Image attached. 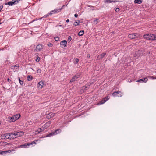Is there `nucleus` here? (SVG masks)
<instances>
[{"mask_svg": "<svg viewBox=\"0 0 156 156\" xmlns=\"http://www.w3.org/2000/svg\"><path fill=\"white\" fill-rule=\"evenodd\" d=\"M18 80H19V81H20V80H20V77H18Z\"/></svg>", "mask_w": 156, "mask_h": 156, "instance_id": "nucleus-49", "label": "nucleus"}, {"mask_svg": "<svg viewBox=\"0 0 156 156\" xmlns=\"http://www.w3.org/2000/svg\"><path fill=\"white\" fill-rule=\"evenodd\" d=\"M61 132V129H58L56 130H55L54 132V133L55 134V135L57 134H58L60 133Z\"/></svg>", "mask_w": 156, "mask_h": 156, "instance_id": "nucleus-19", "label": "nucleus"}, {"mask_svg": "<svg viewBox=\"0 0 156 156\" xmlns=\"http://www.w3.org/2000/svg\"><path fill=\"white\" fill-rule=\"evenodd\" d=\"M54 135H55V134L54 132H51L48 134H47L46 135V136H45L44 137H48L54 136Z\"/></svg>", "mask_w": 156, "mask_h": 156, "instance_id": "nucleus-23", "label": "nucleus"}, {"mask_svg": "<svg viewBox=\"0 0 156 156\" xmlns=\"http://www.w3.org/2000/svg\"><path fill=\"white\" fill-rule=\"evenodd\" d=\"M105 2H107V0H105Z\"/></svg>", "mask_w": 156, "mask_h": 156, "instance_id": "nucleus-51", "label": "nucleus"}, {"mask_svg": "<svg viewBox=\"0 0 156 156\" xmlns=\"http://www.w3.org/2000/svg\"><path fill=\"white\" fill-rule=\"evenodd\" d=\"M44 126H43L42 128H39L37 129V131L38 132V133H40V132L44 131Z\"/></svg>", "mask_w": 156, "mask_h": 156, "instance_id": "nucleus-21", "label": "nucleus"}, {"mask_svg": "<svg viewBox=\"0 0 156 156\" xmlns=\"http://www.w3.org/2000/svg\"><path fill=\"white\" fill-rule=\"evenodd\" d=\"M52 15V13H51V12H50L48 13L47 14L44 15L43 17H42L40 18V20L42 19L43 18H46V17L49 16L50 15Z\"/></svg>", "mask_w": 156, "mask_h": 156, "instance_id": "nucleus-20", "label": "nucleus"}, {"mask_svg": "<svg viewBox=\"0 0 156 156\" xmlns=\"http://www.w3.org/2000/svg\"><path fill=\"white\" fill-rule=\"evenodd\" d=\"M148 80V79L147 77H146L145 78L140 79L138 80L137 81V82H144L145 83Z\"/></svg>", "mask_w": 156, "mask_h": 156, "instance_id": "nucleus-15", "label": "nucleus"}, {"mask_svg": "<svg viewBox=\"0 0 156 156\" xmlns=\"http://www.w3.org/2000/svg\"><path fill=\"white\" fill-rule=\"evenodd\" d=\"M27 80H28L30 81L32 79L33 77L32 76H27Z\"/></svg>", "mask_w": 156, "mask_h": 156, "instance_id": "nucleus-27", "label": "nucleus"}, {"mask_svg": "<svg viewBox=\"0 0 156 156\" xmlns=\"http://www.w3.org/2000/svg\"><path fill=\"white\" fill-rule=\"evenodd\" d=\"M64 5H63L62 7L59 9H54V10H52L51 11V13H52V14L53 13H58L61 11V10L62 9L63 7L64 6Z\"/></svg>", "mask_w": 156, "mask_h": 156, "instance_id": "nucleus-9", "label": "nucleus"}, {"mask_svg": "<svg viewBox=\"0 0 156 156\" xmlns=\"http://www.w3.org/2000/svg\"><path fill=\"white\" fill-rule=\"evenodd\" d=\"M20 85H22L23 84V81H22V80H20V82H19Z\"/></svg>", "mask_w": 156, "mask_h": 156, "instance_id": "nucleus-41", "label": "nucleus"}, {"mask_svg": "<svg viewBox=\"0 0 156 156\" xmlns=\"http://www.w3.org/2000/svg\"><path fill=\"white\" fill-rule=\"evenodd\" d=\"M14 133H5L1 135V138L2 139H12L14 138Z\"/></svg>", "mask_w": 156, "mask_h": 156, "instance_id": "nucleus-1", "label": "nucleus"}, {"mask_svg": "<svg viewBox=\"0 0 156 156\" xmlns=\"http://www.w3.org/2000/svg\"><path fill=\"white\" fill-rule=\"evenodd\" d=\"M112 95L115 97L118 96L121 97L122 96V93L119 91H117L114 92L112 94Z\"/></svg>", "mask_w": 156, "mask_h": 156, "instance_id": "nucleus-5", "label": "nucleus"}, {"mask_svg": "<svg viewBox=\"0 0 156 156\" xmlns=\"http://www.w3.org/2000/svg\"><path fill=\"white\" fill-rule=\"evenodd\" d=\"M75 62H74L75 64H76L79 62V60L78 58H75Z\"/></svg>", "mask_w": 156, "mask_h": 156, "instance_id": "nucleus-30", "label": "nucleus"}, {"mask_svg": "<svg viewBox=\"0 0 156 156\" xmlns=\"http://www.w3.org/2000/svg\"><path fill=\"white\" fill-rule=\"evenodd\" d=\"M30 146V144L29 143H25L24 144H22L20 146V147L21 148H27L29 147Z\"/></svg>", "mask_w": 156, "mask_h": 156, "instance_id": "nucleus-16", "label": "nucleus"}, {"mask_svg": "<svg viewBox=\"0 0 156 156\" xmlns=\"http://www.w3.org/2000/svg\"><path fill=\"white\" fill-rule=\"evenodd\" d=\"M20 116L21 115L20 114H17L12 116V117H20Z\"/></svg>", "mask_w": 156, "mask_h": 156, "instance_id": "nucleus-26", "label": "nucleus"}, {"mask_svg": "<svg viewBox=\"0 0 156 156\" xmlns=\"http://www.w3.org/2000/svg\"><path fill=\"white\" fill-rule=\"evenodd\" d=\"M71 37L70 36H68L67 39L68 42L69 43L71 41Z\"/></svg>", "mask_w": 156, "mask_h": 156, "instance_id": "nucleus-28", "label": "nucleus"}, {"mask_svg": "<svg viewBox=\"0 0 156 156\" xmlns=\"http://www.w3.org/2000/svg\"><path fill=\"white\" fill-rule=\"evenodd\" d=\"M7 81H8V82H9V83H10V82H11V80L9 79V78H8L7 79Z\"/></svg>", "mask_w": 156, "mask_h": 156, "instance_id": "nucleus-44", "label": "nucleus"}, {"mask_svg": "<svg viewBox=\"0 0 156 156\" xmlns=\"http://www.w3.org/2000/svg\"><path fill=\"white\" fill-rule=\"evenodd\" d=\"M80 74L77 73L74 76H73L72 79L70 80V82H72L75 81L78 78H79L80 76Z\"/></svg>", "mask_w": 156, "mask_h": 156, "instance_id": "nucleus-6", "label": "nucleus"}, {"mask_svg": "<svg viewBox=\"0 0 156 156\" xmlns=\"http://www.w3.org/2000/svg\"><path fill=\"white\" fill-rule=\"evenodd\" d=\"M143 37L147 40H154L156 38V35L152 34H144Z\"/></svg>", "mask_w": 156, "mask_h": 156, "instance_id": "nucleus-2", "label": "nucleus"}, {"mask_svg": "<svg viewBox=\"0 0 156 156\" xmlns=\"http://www.w3.org/2000/svg\"><path fill=\"white\" fill-rule=\"evenodd\" d=\"M54 116V115L52 116H53H53Z\"/></svg>", "mask_w": 156, "mask_h": 156, "instance_id": "nucleus-54", "label": "nucleus"}, {"mask_svg": "<svg viewBox=\"0 0 156 156\" xmlns=\"http://www.w3.org/2000/svg\"><path fill=\"white\" fill-rule=\"evenodd\" d=\"M51 123V121H49L47 122L43 126H44V129H47L48 127L50 125V124Z\"/></svg>", "mask_w": 156, "mask_h": 156, "instance_id": "nucleus-12", "label": "nucleus"}, {"mask_svg": "<svg viewBox=\"0 0 156 156\" xmlns=\"http://www.w3.org/2000/svg\"><path fill=\"white\" fill-rule=\"evenodd\" d=\"M3 7V6L2 5H1V6H0V11H1Z\"/></svg>", "mask_w": 156, "mask_h": 156, "instance_id": "nucleus-45", "label": "nucleus"}, {"mask_svg": "<svg viewBox=\"0 0 156 156\" xmlns=\"http://www.w3.org/2000/svg\"><path fill=\"white\" fill-rule=\"evenodd\" d=\"M20 0H14V1H13L14 5L17 4L18 3L19 1Z\"/></svg>", "mask_w": 156, "mask_h": 156, "instance_id": "nucleus-29", "label": "nucleus"}, {"mask_svg": "<svg viewBox=\"0 0 156 156\" xmlns=\"http://www.w3.org/2000/svg\"><path fill=\"white\" fill-rule=\"evenodd\" d=\"M13 133L14 138H15L22 136L24 134V133L23 131H19Z\"/></svg>", "mask_w": 156, "mask_h": 156, "instance_id": "nucleus-4", "label": "nucleus"}, {"mask_svg": "<svg viewBox=\"0 0 156 156\" xmlns=\"http://www.w3.org/2000/svg\"><path fill=\"white\" fill-rule=\"evenodd\" d=\"M148 78H151L153 79H156V78H154V77L153 76H149L148 77Z\"/></svg>", "mask_w": 156, "mask_h": 156, "instance_id": "nucleus-42", "label": "nucleus"}, {"mask_svg": "<svg viewBox=\"0 0 156 156\" xmlns=\"http://www.w3.org/2000/svg\"><path fill=\"white\" fill-rule=\"evenodd\" d=\"M1 23H0V24H1Z\"/></svg>", "mask_w": 156, "mask_h": 156, "instance_id": "nucleus-58", "label": "nucleus"}, {"mask_svg": "<svg viewBox=\"0 0 156 156\" xmlns=\"http://www.w3.org/2000/svg\"><path fill=\"white\" fill-rule=\"evenodd\" d=\"M117 2V1L116 0H108V3H111L112 2Z\"/></svg>", "mask_w": 156, "mask_h": 156, "instance_id": "nucleus-31", "label": "nucleus"}, {"mask_svg": "<svg viewBox=\"0 0 156 156\" xmlns=\"http://www.w3.org/2000/svg\"><path fill=\"white\" fill-rule=\"evenodd\" d=\"M0 1H2V0H0Z\"/></svg>", "mask_w": 156, "mask_h": 156, "instance_id": "nucleus-57", "label": "nucleus"}, {"mask_svg": "<svg viewBox=\"0 0 156 156\" xmlns=\"http://www.w3.org/2000/svg\"><path fill=\"white\" fill-rule=\"evenodd\" d=\"M109 99V98H108V100Z\"/></svg>", "mask_w": 156, "mask_h": 156, "instance_id": "nucleus-53", "label": "nucleus"}, {"mask_svg": "<svg viewBox=\"0 0 156 156\" xmlns=\"http://www.w3.org/2000/svg\"><path fill=\"white\" fill-rule=\"evenodd\" d=\"M19 66L18 64H16L14 66H12L11 67V68L13 70L17 69L19 68Z\"/></svg>", "mask_w": 156, "mask_h": 156, "instance_id": "nucleus-18", "label": "nucleus"}, {"mask_svg": "<svg viewBox=\"0 0 156 156\" xmlns=\"http://www.w3.org/2000/svg\"><path fill=\"white\" fill-rule=\"evenodd\" d=\"M40 59V58L39 57H38L36 60L37 62H39Z\"/></svg>", "mask_w": 156, "mask_h": 156, "instance_id": "nucleus-43", "label": "nucleus"}, {"mask_svg": "<svg viewBox=\"0 0 156 156\" xmlns=\"http://www.w3.org/2000/svg\"><path fill=\"white\" fill-rule=\"evenodd\" d=\"M69 20L68 19H67L66 20V22H67V23H68V22H69Z\"/></svg>", "mask_w": 156, "mask_h": 156, "instance_id": "nucleus-48", "label": "nucleus"}, {"mask_svg": "<svg viewBox=\"0 0 156 156\" xmlns=\"http://www.w3.org/2000/svg\"><path fill=\"white\" fill-rule=\"evenodd\" d=\"M90 54H88V55H87V57L88 58H90Z\"/></svg>", "mask_w": 156, "mask_h": 156, "instance_id": "nucleus-47", "label": "nucleus"}, {"mask_svg": "<svg viewBox=\"0 0 156 156\" xmlns=\"http://www.w3.org/2000/svg\"><path fill=\"white\" fill-rule=\"evenodd\" d=\"M44 84V83L42 81L39 82L37 85L39 89H41L43 87V85Z\"/></svg>", "mask_w": 156, "mask_h": 156, "instance_id": "nucleus-14", "label": "nucleus"}, {"mask_svg": "<svg viewBox=\"0 0 156 156\" xmlns=\"http://www.w3.org/2000/svg\"><path fill=\"white\" fill-rule=\"evenodd\" d=\"M142 1L141 0H135L134 2L135 3L140 4L142 3Z\"/></svg>", "mask_w": 156, "mask_h": 156, "instance_id": "nucleus-24", "label": "nucleus"}, {"mask_svg": "<svg viewBox=\"0 0 156 156\" xmlns=\"http://www.w3.org/2000/svg\"><path fill=\"white\" fill-rule=\"evenodd\" d=\"M5 5H8L9 6H12L13 5H14V4L13 3V1H10L8 2L7 3H5Z\"/></svg>", "mask_w": 156, "mask_h": 156, "instance_id": "nucleus-22", "label": "nucleus"}, {"mask_svg": "<svg viewBox=\"0 0 156 156\" xmlns=\"http://www.w3.org/2000/svg\"><path fill=\"white\" fill-rule=\"evenodd\" d=\"M60 44L63 45L64 47L66 46L67 41L66 40H64L61 42Z\"/></svg>", "mask_w": 156, "mask_h": 156, "instance_id": "nucleus-17", "label": "nucleus"}, {"mask_svg": "<svg viewBox=\"0 0 156 156\" xmlns=\"http://www.w3.org/2000/svg\"><path fill=\"white\" fill-rule=\"evenodd\" d=\"M115 11L116 12H119L120 9L119 8H116V9H115Z\"/></svg>", "mask_w": 156, "mask_h": 156, "instance_id": "nucleus-36", "label": "nucleus"}, {"mask_svg": "<svg viewBox=\"0 0 156 156\" xmlns=\"http://www.w3.org/2000/svg\"><path fill=\"white\" fill-rule=\"evenodd\" d=\"M77 21H78V23H80V20H77Z\"/></svg>", "mask_w": 156, "mask_h": 156, "instance_id": "nucleus-50", "label": "nucleus"}, {"mask_svg": "<svg viewBox=\"0 0 156 156\" xmlns=\"http://www.w3.org/2000/svg\"><path fill=\"white\" fill-rule=\"evenodd\" d=\"M90 85L88 84H86L85 86H83L81 88V90H83V92H85L86 90L89 88Z\"/></svg>", "mask_w": 156, "mask_h": 156, "instance_id": "nucleus-10", "label": "nucleus"}, {"mask_svg": "<svg viewBox=\"0 0 156 156\" xmlns=\"http://www.w3.org/2000/svg\"><path fill=\"white\" fill-rule=\"evenodd\" d=\"M42 46L41 44H38L36 46V50L38 52L40 51L42 49Z\"/></svg>", "mask_w": 156, "mask_h": 156, "instance_id": "nucleus-13", "label": "nucleus"}, {"mask_svg": "<svg viewBox=\"0 0 156 156\" xmlns=\"http://www.w3.org/2000/svg\"><path fill=\"white\" fill-rule=\"evenodd\" d=\"M109 95H111V94H109Z\"/></svg>", "mask_w": 156, "mask_h": 156, "instance_id": "nucleus-55", "label": "nucleus"}, {"mask_svg": "<svg viewBox=\"0 0 156 156\" xmlns=\"http://www.w3.org/2000/svg\"><path fill=\"white\" fill-rule=\"evenodd\" d=\"M36 143L35 142V141H33L30 143H29V144H30V145H32L33 144H36Z\"/></svg>", "mask_w": 156, "mask_h": 156, "instance_id": "nucleus-38", "label": "nucleus"}, {"mask_svg": "<svg viewBox=\"0 0 156 156\" xmlns=\"http://www.w3.org/2000/svg\"><path fill=\"white\" fill-rule=\"evenodd\" d=\"M55 40V41H58L59 40V37H56L54 38Z\"/></svg>", "mask_w": 156, "mask_h": 156, "instance_id": "nucleus-33", "label": "nucleus"}, {"mask_svg": "<svg viewBox=\"0 0 156 156\" xmlns=\"http://www.w3.org/2000/svg\"><path fill=\"white\" fill-rule=\"evenodd\" d=\"M118 95H119V94H117Z\"/></svg>", "mask_w": 156, "mask_h": 156, "instance_id": "nucleus-56", "label": "nucleus"}, {"mask_svg": "<svg viewBox=\"0 0 156 156\" xmlns=\"http://www.w3.org/2000/svg\"><path fill=\"white\" fill-rule=\"evenodd\" d=\"M73 25L76 26L79 25V23L75 21L74 22Z\"/></svg>", "mask_w": 156, "mask_h": 156, "instance_id": "nucleus-32", "label": "nucleus"}, {"mask_svg": "<svg viewBox=\"0 0 156 156\" xmlns=\"http://www.w3.org/2000/svg\"><path fill=\"white\" fill-rule=\"evenodd\" d=\"M139 34L133 33L130 34L129 35L128 37L131 39H134L135 38H138L139 36Z\"/></svg>", "mask_w": 156, "mask_h": 156, "instance_id": "nucleus-3", "label": "nucleus"}, {"mask_svg": "<svg viewBox=\"0 0 156 156\" xmlns=\"http://www.w3.org/2000/svg\"><path fill=\"white\" fill-rule=\"evenodd\" d=\"M20 118H6V120L10 122H13L18 120Z\"/></svg>", "mask_w": 156, "mask_h": 156, "instance_id": "nucleus-8", "label": "nucleus"}, {"mask_svg": "<svg viewBox=\"0 0 156 156\" xmlns=\"http://www.w3.org/2000/svg\"><path fill=\"white\" fill-rule=\"evenodd\" d=\"M154 40H156V38H155V39H154Z\"/></svg>", "mask_w": 156, "mask_h": 156, "instance_id": "nucleus-52", "label": "nucleus"}, {"mask_svg": "<svg viewBox=\"0 0 156 156\" xmlns=\"http://www.w3.org/2000/svg\"><path fill=\"white\" fill-rule=\"evenodd\" d=\"M105 53H103L102 54H100V55L102 56V58H103L105 55Z\"/></svg>", "mask_w": 156, "mask_h": 156, "instance_id": "nucleus-39", "label": "nucleus"}, {"mask_svg": "<svg viewBox=\"0 0 156 156\" xmlns=\"http://www.w3.org/2000/svg\"><path fill=\"white\" fill-rule=\"evenodd\" d=\"M84 34L83 31L81 30L78 33V35L79 36H82Z\"/></svg>", "mask_w": 156, "mask_h": 156, "instance_id": "nucleus-25", "label": "nucleus"}, {"mask_svg": "<svg viewBox=\"0 0 156 156\" xmlns=\"http://www.w3.org/2000/svg\"><path fill=\"white\" fill-rule=\"evenodd\" d=\"M78 15L76 13V14H75V15H74L75 17L76 18L78 17Z\"/></svg>", "mask_w": 156, "mask_h": 156, "instance_id": "nucleus-46", "label": "nucleus"}, {"mask_svg": "<svg viewBox=\"0 0 156 156\" xmlns=\"http://www.w3.org/2000/svg\"><path fill=\"white\" fill-rule=\"evenodd\" d=\"M107 101V97H105L103 98L102 100L100 101L98 104L97 105H101L105 103Z\"/></svg>", "mask_w": 156, "mask_h": 156, "instance_id": "nucleus-7", "label": "nucleus"}, {"mask_svg": "<svg viewBox=\"0 0 156 156\" xmlns=\"http://www.w3.org/2000/svg\"><path fill=\"white\" fill-rule=\"evenodd\" d=\"M41 70L40 69H38L37 70V73H41Z\"/></svg>", "mask_w": 156, "mask_h": 156, "instance_id": "nucleus-40", "label": "nucleus"}, {"mask_svg": "<svg viewBox=\"0 0 156 156\" xmlns=\"http://www.w3.org/2000/svg\"><path fill=\"white\" fill-rule=\"evenodd\" d=\"M13 151V150H8L7 151H0V154L4 155L6 154L10 153Z\"/></svg>", "mask_w": 156, "mask_h": 156, "instance_id": "nucleus-11", "label": "nucleus"}, {"mask_svg": "<svg viewBox=\"0 0 156 156\" xmlns=\"http://www.w3.org/2000/svg\"><path fill=\"white\" fill-rule=\"evenodd\" d=\"M102 58V56H101L100 55H98V56L97 57V58L98 59H101Z\"/></svg>", "mask_w": 156, "mask_h": 156, "instance_id": "nucleus-34", "label": "nucleus"}, {"mask_svg": "<svg viewBox=\"0 0 156 156\" xmlns=\"http://www.w3.org/2000/svg\"><path fill=\"white\" fill-rule=\"evenodd\" d=\"M47 45L48 46H49V47H52L53 45V44L50 43V42H49L48 43V44H47Z\"/></svg>", "mask_w": 156, "mask_h": 156, "instance_id": "nucleus-35", "label": "nucleus"}, {"mask_svg": "<svg viewBox=\"0 0 156 156\" xmlns=\"http://www.w3.org/2000/svg\"><path fill=\"white\" fill-rule=\"evenodd\" d=\"M94 23L96 24H97L98 23V20H94Z\"/></svg>", "mask_w": 156, "mask_h": 156, "instance_id": "nucleus-37", "label": "nucleus"}]
</instances>
